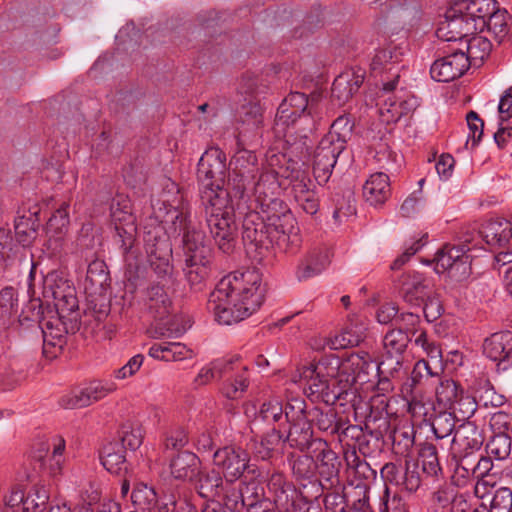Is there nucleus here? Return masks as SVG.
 Wrapping results in <instances>:
<instances>
[{
    "instance_id": "obj_1",
    "label": "nucleus",
    "mask_w": 512,
    "mask_h": 512,
    "mask_svg": "<svg viewBox=\"0 0 512 512\" xmlns=\"http://www.w3.org/2000/svg\"><path fill=\"white\" fill-rule=\"evenodd\" d=\"M162 203L154 208L155 218L163 226L158 225L145 232L144 243L147 261L159 277H165L172 272L170 259L172 244L170 237L183 234V247L186 258L194 260L212 257V249L205 241L203 231L198 229L190 219V208L180 194L177 184L166 180Z\"/></svg>"
},
{
    "instance_id": "obj_2",
    "label": "nucleus",
    "mask_w": 512,
    "mask_h": 512,
    "mask_svg": "<svg viewBox=\"0 0 512 512\" xmlns=\"http://www.w3.org/2000/svg\"><path fill=\"white\" fill-rule=\"evenodd\" d=\"M265 294L266 285L259 270H237L217 283L208 308L219 324L232 325L255 313L263 304Z\"/></svg>"
},
{
    "instance_id": "obj_3",
    "label": "nucleus",
    "mask_w": 512,
    "mask_h": 512,
    "mask_svg": "<svg viewBox=\"0 0 512 512\" xmlns=\"http://www.w3.org/2000/svg\"><path fill=\"white\" fill-rule=\"evenodd\" d=\"M202 204L215 244L223 253L230 254L237 243L238 224L229 191L219 190L216 194L207 190L203 194Z\"/></svg>"
},
{
    "instance_id": "obj_4",
    "label": "nucleus",
    "mask_w": 512,
    "mask_h": 512,
    "mask_svg": "<svg viewBox=\"0 0 512 512\" xmlns=\"http://www.w3.org/2000/svg\"><path fill=\"white\" fill-rule=\"evenodd\" d=\"M315 107L303 93H290L279 105L274 123L278 137L285 138L289 144H296V135L306 140L307 134L315 128ZM306 146V141L303 142Z\"/></svg>"
},
{
    "instance_id": "obj_5",
    "label": "nucleus",
    "mask_w": 512,
    "mask_h": 512,
    "mask_svg": "<svg viewBox=\"0 0 512 512\" xmlns=\"http://www.w3.org/2000/svg\"><path fill=\"white\" fill-rule=\"evenodd\" d=\"M340 359L337 357L324 358L316 363H309L298 370L299 384L304 392L313 400H321L334 404L343 398L340 378Z\"/></svg>"
},
{
    "instance_id": "obj_6",
    "label": "nucleus",
    "mask_w": 512,
    "mask_h": 512,
    "mask_svg": "<svg viewBox=\"0 0 512 512\" xmlns=\"http://www.w3.org/2000/svg\"><path fill=\"white\" fill-rule=\"evenodd\" d=\"M460 246H444L437 252L435 270L437 273L447 272L448 276L456 281H462L471 273V250L482 243L481 229L478 227H466L461 231Z\"/></svg>"
},
{
    "instance_id": "obj_7",
    "label": "nucleus",
    "mask_w": 512,
    "mask_h": 512,
    "mask_svg": "<svg viewBox=\"0 0 512 512\" xmlns=\"http://www.w3.org/2000/svg\"><path fill=\"white\" fill-rule=\"evenodd\" d=\"M265 215L269 243L280 248L297 247L300 243L296 219L283 200H269L260 207Z\"/></svg>"
},
{
    "instance_id": "obj_8",
    "label": "nucleus",
    "mask_w": 512,
    "mask_h": 512,
    "mask_svg": "<svg viewBox=\"0 0 512 512\" xmlns=\"http://www.w3.org/2000/svg\"><path fill=\"white\" fill-rule=\"evenodd\" d=\"M339 378L343 398L353 388L357 390V385L365 384L373 387L379 382L380 367L379 364L364 351L351 354L345 361H340Z\"/></svg>"
},
{
    "instance_id": "obj_9",
    "label": "nucleus",
    "mask_w": 512,
    "mask_h": 512,
    "mask_svg": "<svg viewBox=\"0 0 512 512\" xmlns=\"http://www.w3.org/2000/svg\"><path fill=\"white\" fill-rule=\"evenodd\" d=\"M407 43L405 41L399 44H390L385 48L379 49L373 55L370 62V75L383 86L385 91H389L398 84L400 78V62L407 53Z\"/></svg>"
},
{
    "instance_id": "obj_10",
    "label": "nucleus",
    "mask_w": 512,
    "mask_h": 512,
    "mask_svg": "<svg viewBox=\"0 0 512 512\" xmlns=\"http://www.w3.org/2000/svg\"><path fill=\"white\" fill-rule=\"evenodd\" d=\"M285 419L289 424L284 433V443L301 451L313 447V430L308 419L306 403L302 398H293L285 406Z\"/></svg>"
},
{
    "instance_id": "obj_11",
    "label": "nucleus",
    "mask_w": 512,
    "mask_h": 512,
    "mask_svg": "<svg viewBox=\"0 0 512 512\" xmlns=\"http://www.w3.org/2000/svg\"><path fill=\"white\" fill-rule=\"evenodd\" d=\"M43 295L53 300L60 318H67L78 308L76 289L62 270H53L44 277Z\"/></svg>"
},
{
    "instance_id": "obj_12",
    "label": "nucleus",
    "mask_w": 512,
    "mask_h": 512,
    "mask_svg": "<svg viewBox=\"0 0 512 512\" xmlns=\"http://www.w3.org/2000/svg\"><path fill=\"white\" fill-rule=\"evenodd\" d=\"M198 180L201 184V200L207 190L216 193L227 190L224 187L226 177V157L218 148H210L204 152L198 162Z\"/></svg>"
},
{
    "instance_id": "obj_13",
    "label": "nucleus",
    "mask_w": 512,
    "mask_h": 512,
    "mask_svg": "<svg viewBox=\"0 0 512 512\" xmlns=\"http://www.w3.org/2000/svg\"><path fill=\"white\" fill-rule=\"evenodd\" d=\"M397 86L398 84H395V87L389 91L382 88L378 112L383 123H395L419 106L417 97L404 88L398 89Z\"/></svg>"
},
{
    "instance_id": "obj_14",
    "label": "nucleus",
    "mask_w": 512,
    "mask_h": 512,
    "mask_svg": "<svg viewBox=\"0 0 512 512\" xmlns=\"http://www.w3.org/2000/svg\"><path fill=\"white\" fill-rule=\"evenodd\" d=\"M249 463V454L241 447L225 446L217 449L213 454V464L229 483L240 479L249 469Z\"/></svg>"
},
{
    "instance_id": "obj_15",
    "label": "nucleus",
    "mask_w": 512,
    "mask_h": 512,
    "mask_svg": "<svg viewBox=\"0 0 512 512\" xmlns=\"http://www.w3.org/2000/svg\"><path fill=\"white\" fill-rule=\"evenodd\" d=\"M475 23L462 11L457 1L447 10L445 19L440 23L437 29V37L450 41H465L472 34L477 33Z\"/></svg>"
},
{
    "instance_id": "obj_16",
    "label": "nucleus",
    "mask_w": 512,
    "mask_h": 512,
    "mask_svg": "<svg viewBox=\"0 0 512 512\" xmlns=\"http://www.w3.org/2000/svg\"><path fill=\"white\" fill-rule=\"evenodd\" d=\"M116 389V384L111 380H93L83 388L64 395L60 405L65 409L84 408L105 398Z\"/></svg>"
},
{
    "instance_id": "obj_17",
    "label": "nucleus",
    "mask_w": 512,
    "mask_h": 512,
    "mask_svg": "<svg viewBox=\"0 0 512 512\" xmlns=\"http://www.w3.org/2000/svg\"><path fill=\"white\" fill-rule=\"evenodd\" d=\"M240 214H243L242 238L244 242L254 244L255 246H264L269 241L265 215L261 212L255 202L248 201L238 204Z\"/></svg>"
},
{
    "instance_id": "obj_18",
    "label": "nucleus",
    "mask_w": 512,
    "mask_h": 512,
    "mask_svg": "<svg viewBox=\"0 0 512 512\" xmlns=\"http://www.w3.org/2000/svg\"><path fill=\"white\" fill-rule=\"evenodd\" d=\"M380 474L386 485H393L407 492H415L421 484L418 464L412 460H406L404 466L386 463Z\"/></svg>"
},
{
    "instance_id": "obj_19",
    "label": "nucleus",
    "mask_w": 512,
    "mask_h": 512,
    "mask_svg": "<svg viewBox=\"0 0 512 512\" xmlns=\"http://www.w3.org/2000/svg\"><path fill=\"white\" fill-rule=\"evenodd\" d=\"M49 500L45 487H34L26 496L18 488L4 496L5 512H42Z\"/></svg>"
},
{
    "instance_id": "obj_20",
    "label": "nucleus",
    "mask_w": 512,
    "mask_h": 512,
    "mask_svg": "<svg viewBox=\"0 0 512 512\" xmlns=\"http://www.w3.org/2000/svg\"><path fill=\"white\" fill-rule=\"evenodd\" d=\"M396 287L403 301L415 307L421 306L431 295L429 279L416 271L403 273L398 279Z\"/></svg>"
},
{
    "instance_id": "obj_21",
    "label": "nucleus",
    "mask_w": 512,
    "mask_h": 512,
    "mask_svg": "<svg viewBox=\"0 0 512 512\" xmlns=\"http://www.w3.org/2000/svg\"><path fill=\"white\" fill-rule=\"evenodd\" d=\"M339 143L331 144V141L321 139L313 154V174L319 185L328 182L332 175L333 168L337 163V158L344 149L340 148Z\"/></svg>"
},
{
    "instance_id": "obj_22",
    "label": "nucleus",
    "mask_w": 512,
    "mask_h": 512,
    "mask_svg": "<svg viewBox=\"0 0 512 512\" xmlns=\"http://www.w3.org/2000/svg\"><path fill=\"white\" fill-rule=\"evenodd\" d=\"M279 172L275 171L271 168H265L261 171L257 182H253V179H250L246 185L248 189L245 193V199L242 200L244 203L248 201V193L253 191L254 200L252 202L256 203V206L262 207L263 202H268L269 200H280L277 197L279 190L283 183L279 179Z\"/></svg>"
},
{
    "instance_id": "obj_23",
    "label": "nucleus",
    "mask_w": 512,
    "mask_h": 512,
    "mask_svg": "<svg viewBox=\"0 0 512 512\" xmlns=\"http://www.w3.org/2000/svg\"><path fill=\"white\" fill-rule=\"evenodd\" d=\"M469 68L465 51L457 50L433 62L430 75L437 82H449L462 76Z\"/></svg>"
},
{
    "instance_id": "obj_24",
    "label": "nucleus",
    "mask_w": 512,
    "mask_h": 512,
    "mask_svg": "<svg viewBox=\"0 0 512 512\" xmlns=\"http://www.w3.org/2000/svg\"><path fill=\"white\" fill-rule=\"evenodd\" d=\"M257 156L249 150H240L234 156L235 178L228 180V187L232 186L235 195H239L241 200L245 199V193L248 189L246 183L255 178V172H258Z\"/></svg>"
},
{
    "instance_id": "obj_25",
    "label": "nucleus",
    "mask_w": 512,
    "mask_h": 512,
    "mask_svg": "<svg viewBox=\"0 0 512 512\" xmlns=\"http://www.w3.org/2000/svg\"><path fill=\"white\" fill-rule=\"evenodd\" d=\"M483 353L490 360L503 365L506 370L512 365V332L503 331L492 334L483 343Z\"/></svg>"
},
{
    "instance_id": "obj_26",
    "label": "nucleus",
    "mask_w": 512,
    "mask_h": 512,
    "mask_svg": "<svg viewBox=\"0 0 512 512\" xmlns=\"http://www.w3.org/2000/svg\"><path fill=\"white\" fill-rule=\"evenodd\" d=\"M365 71L360 67L346 69L339 74L332 85V97L339 105L348 102L364 82Z\"/></svg>"
},
{
    "instance_id": "obj_27",
    "label": "nucleus",
    "mask_w": 512,
    "mask_h": 512,
    "mask_svg": "<svg viewBox=\"0 0 512 512\" xmlns=\"http://www.w3.org/2000/svg\"><path fill=\"white\" fill-rule=\"evenodd\" d=\"M290 184L293 197L298 205L307 214L314 215L318 211L319 204L313 181L305 172H297Z\"/></svg>"
},
{
    "instance_id": "obj_28",
    "label": "nucleus",
    "mask_w": 512,
    "mask_h": 512,
    "mask_svg": "<svg viewBox=\"0 0 512 512\" xmlns=\"http://www.w3.org/2000/svg\"><path fill=\"white\" fill-rule=\"evenodd\" d=\"M68 207L67 203H63L48 220L47 233L50 236L47 250L51 256H56L62 250L63 235L67 232L69 225Z\"/></svg>"
},
{
    "instance_id": "obj_29",
    "label": "nucleus",
    "mask_w": 512,
    "mask_h": 512,
    "mask_svg": "<svg viewBox=\"0 0 512 512\" xmlns=\"http://www.w3.org/2000/svg\"><path fill=\"white\" fill-rule=\"evenodd\" d=\"M484 442L482 431L474 422L459 425L452 439V452H478Z\"/></svg>"
},
{
    "instance_id": "obj_30",
    "label": "nucleus",
    "mask_w": 512,
    "mask_h": 512,
    "mask_svg": "<svg viewBox=\"0 0 512 512\" xmlns=\"http://www.w3.org/2000/svg\"><path fill=\"white\" fill-rule=\"evenodd\" d=\"M486 244L497 248L512 247V218L487 221L481 228Z\"/></svg>"
},
{
    "instance_id": "obj_31",
    "label": "nucleus",
    "mask_w": 512,
    "mask_h": 512,
    "mask_svg": "<svg viewBox=\"0 0 512 512\" xmlns=\"http://www.w3.org/2000/svg\"><path fill=\"white\" fill-rule=\"evenodd\" d=\"M313 451L317 453L315 462L318 473L323 479L333 484L337 480L340 465L336 453L329 448L325 440L320 438L313 442Z\"/></svg>"
},
{
    "instance_id": "obj_32",
    "label": "nucleus",
    "mask_w": 512,
    "mask_h": 512,
    "mask_svg": "<svg viewBox=\"0 0 512 512\" xmlns=\"http://www.w3.org/2000/svg\"><path fill=\"white\" fill-rule=\"evenodd\" d=\"M390 196V178L384 172L371 174L363 185V197L371 206H382Z\"/></svg>"
},
{
    "instance_id": "obj_33",
    "label": "nucleus",
    "mask_w": 512,
    "mask_h": 512,
    "mask_svg": "<svg viewBox=\"0 0 512 512\" xmlns=\"http://www.w3.org/2000/svg\"><path fill=\"white\" fill-rule=\"evenodd\" d=\"M269 492L273 495V501L280 512H289L295 502L296 490L288 483L281 473H274L268 480Z\"/></svg>"
},
{
    "instance_id": "obj_34",
    "label": "nucleus",
    "mask_w": 512,
    "mask_h": 512,
    "mask_svg": "<svg viewBox=\"0 0 512 512\" xmlns=\"http://www.w3.org/2000/svg\"><path fill=\"white\" fill-rule=\"evenodd\" d=\"M201 461L199 457L189 451L178 453L169 464L171 476L179 481H191L199 475Z\"/></svg>"
},
{
    "instance_id": "obj_35",
    "label": "nucleus",
    "mask_w": 512,
    "mask_h": 512,
    "mask_svg": "<svg viewBox=\"0 0 512 512\" xmlns=\"http://www.w3.org/2000/svg\"><path fill=\"white\" fill-rule=\"evenodd\" d=\"M111 218L120 241L130 245L133 237L136 236L137 228L127 203L122 207H120L119 202L117 204L113 203L111 205Z\"/></svg>"
},
{
    "instance_id": "obj_36",
    "label": "nucleus",
    "mask_w": 512,
    "mask_h": 512,
    "mask_svg": "<svg viewBox=\"0 0 512 512\" xmlns=\"http://www.w3.org/2000/svg\"><path fill=\"white\" fill-rule=\"evenodd\" d=\"M251 410L253 411L254 418L252 419V425L255 428H260L261 425H267L275 427L283 417H285V408L282 403L275 398L264 401L258 409L255 406L252 408H246V414L249 415Z\"/></svg>"
},
{
    "instance_id": "obj_37",
    "label": "nucleus",
    "mask_w": 512,
    "mask_h": 512,
    "mask_svg": "<svg viewBox=\"0 0 512 512\" xmlns=\"http://www.w3.org/2000/svg\"><path fill=\"white\" fill-rule=\"evenodd\" d=\"M284 444L282 430L272 427L260 440L253 439L248 448L256 459L268 460Z\"/></svg>"
},
{
    "instance_id": "obj_38",
    "label": "nucleus",
    "mask_w": 512,
    "mask_h": 512,
    "mask_svg": "<svg viewBox=\"0 0 512 512\" xmlns=\"http://www.w3.org/2000/svg\"><path fill=\"white\" fill-rule=\"evenodd\" d=\"M457 3L470 21L477 24V32L485 30L486 19L496 8L495 0H457Z\"/></svg>"
},
{
    "instance_id": "obj_39",
    "label": "nucleus",
    "mask_w": 512,
    "mask_h": 512,
    "mask_svg": "<svg viewBox=\"0 0 512 512\" xmlns=\"http://www.w3.org/2000/svg\"><path fill=\"white\" fill-rule=\"evenodd\" d=\"M234 360V370L230 371L229 379L224 383L222 391L228 399H239L246 391L249 385V375L247 367L241 365L238 359Z\"/></svg>"
},
{
    "instance_id": "obj_40",
    "label": "nucleus",
    "mask_w": 512,
    "mask_h": 512,
    "mask_svg": "<svg viewBox=\"0 0 512 512\" xmlns=\"http://www.w3.org/2000/svg\"><path fill=\"white\" fill-rule=\"evenodd\" d=\"M330 261L331 253L328 249L313 252L298 266L296 276L300 281L315 277L329 266Z\"/></svg>"
},
{
    "instance_id": "obj_41",
    "label": "nucleus",
    "mask_w": 512,
    "mask_h": 512,
    "mask_svg": "<svg viewBox=\"0 0 512 512\" xmlns=\"http://www.w3.org/2000/svg\"><path fill=\"white\" fill-rule=\"evenodd\" d=\"M366 326L360 321L351 322L344 330L331 338L328 345L333 350L346 349L359 345L365 337Z\"/></svg>"
},
{
    "instance_id": "obj_42",
    "label": "nucleus",
    "mask_w": 512,
    "mask_h": 512,
    "mask_svg": "<svg viewBox=\"0 0 512 512\" xmlns=\"http://www.w3.org/2000/svg\"><path fill=\"white\" fill-rule=\"evenodd\" d=\"M134 242L135 237H133L130 245H126L124 241H121L125 262L124 274L126 279L130 282L136 281L145 271V259L138 248L134 246Z\"/></svg>"
},
{
    "instance_id": "obj_43",
    "label": "nucleus",
    "mask_w": 512,
    "mask_h": 512,
    "mask_svg": "<svg viewBox=\"0 0 512 512\" xmlns=\"http://www.w3.org/2000/svg\"><path fill=\"white\" fill-rule=\"evenodd\" d=\"M147 310L155 320H163L170 314L171 301L163 287L154 285L147 291Z\"/></svg>"
},
{
    "instance_id": "obj_44",
    "label": "nucleus",
    "mask_w": 512,
    "mask_h": 512,
    "mask_svg": "<svg viewBox=\"0 0 512 512\" xmlns=\"http://www.w3.org/2000/svg\"><path fill=\"white\" fill-rule=\"evenodd\" d=\"M233 370V358L217 359L200 369L194 379V383L196 386H203L210 383L212 380L227 376V374Z\"/></svg>"
},
{
    "instance_id": "obj_45",
    "label": "nucleus",
    "mask_w": 512,
    "mask_h": 512,
    "mask_svg": "<svg viewBox=\"0 0 512 512\" xmlns=\"http://www.w3.org/2000/svg\"><path fill=\"white\" fill-rule=\"evenodd\" d=\"M125 453L126 451L119 441L109 442L101 450V463L107 471L117 474L125 467Z\"/></svg>"
},
{
    "instance_id": "obj_46",
    "label": "nucleus",
    "mask_w": 512,
    "mask_h": 512,
    "mask_svg": "<svg viewBox=\"0 0 512 512\" xmlns=\"http://www.w3.org/2000/svg\"><path fill=\"white\" fill-rule=\"evenodd\" d=\"M455 461L453 478L457 485H464L469 478H474L477 452H452Z\"/></svg>"
},
{
    "instance_id": "obj_47",
    "label": "nucleus",
    "mask_w": 512,
    "mask_h": 512,
    "mask_svg": "<svg viewBox=\"0 0 512 512\" xmlns=\"http://www.w3.org/2000/svg\"><path fill=\"white\" fill-rule=\"evenodd\" d=\"M199 480L196 485L198 494L205 499H211L220 496L223 490V478L224 476L215 469H212L206 473H199Z\"/></svg>"
},
{
    "instance_id": "obj_48",
    "label": "nucleus",
    "mask_w": 512,
    "mask_h": 512,
    "mask_svg": "<svg viewBox=\"0 0 512 512\" xmlns=\"http://www.w3.org/2000/svg\"><path fill=\"white\" fill-rule=\"evenodd\" d=\"M132 504L141 511H150L156 507L157 494L152 486L138 482L134 485L130 494Z\"/></svg>"
},
{
    "instance_id": "obj_49",
    "label": "nucleus",
    "mask_w": 512,
    "mask_h": 512,
    "mask_svg": "<svg viewBox=\"0 0 512 512\" xmlns=\"http://www.w3.org/2000/svg\"><path fill=\"white\" fill-rule=\"evenodd\" d=\"M37 214L38 211L30 212L29 216H19L15 221V235L23 246L30 244L36 237L39 227Z\"/></svg>"
},
{
    "instance_id": "obj_50",
    "label": "nucleus",
    "mask_w": 512,
    "mask_h": 512,
    "mask_svg": "<svg viewBox=\"0 0 512 512\" xmlns=\"http://www.w3.org/2000/svg\"><path fill=\"white\" fill-rule=\"evenodd\" d=\"M391 16L402 28H411L417 24L421 17V7L417 1L399 4L391 11Z\"/></svg>"
},
{
    "instance_id": "obj_51",
    "label": "nucleus",
    "mask_w": 512,
    "mask_h": 512,
    "mask_svg": "<svg viewBox=\"0 0 512 512\" xmlns=\"http://www.w3.org/2000/svg\"><path fill=\"white\" fill-rule=\"evenodd\" d=\"M212 257H205L200 261L194 258L185 259V276L189 284L194 287L202 284L209 275Z\"/></svg>"
},
{
    "instance_id": "obj_52",
    "label": "nucleus",
    "mask_w": 512,
    "mask_h": 512,
    "mask_svg": "<svg viewBox=\"0 0 512 512\" xmlns=\"http://www.w3.org/2000/svg\"><path fill=\"white\" fill-rule=\"evenodd\" d=\"M353 130V123L346 115L339 116L331 125L329 132L322 137L323 140L331 141V144L339 143L340 148L345 149V144L350 138Z\"/></svg>"
},
{
    "instance_id": "obj_53",
    "label": "nucleus",
    "mask_w": 512,
    "mask_h": 512,
    "mask_svg": "<svg viewBox=\"0 0 512 512\" xmlns=\"http://www.w3.org/2000/svg\"><path fill=\"white\" fill-rule=\"evenodd\" d=\"M410 338L402 329H392L383 338L384 356L401 357L405 352Z\"/></svg>"
},
{
    "instance_id": "obj_54",
    "label": "nucleus",
    "mask_w": 512,
    "mask_h": 512,
    "mask_svg": "<svg viewBox=\"0 0 512 512\" xmlns=\"http://www.w3.org/2000/svg\"><path fill=\"white\" fill-rule=\"evenodd\" d=\"M464 42L466 45L465 54L469 63L471 60L482 61L491 51V42L486 37L479 35L478 32L472 34Z\"/></svg>"
},
{
    "instance_id": "obj_55",
    "label": "nucleus",
    "mask_w": 512,
    "mask_h": 512,
    "mask_svg": "<svg viewBox=\"0 0 512 512\" xmlns=\"http://www.w3.org/2000/svg\"><path fill=\"white\" fill-rule=\"evenodd\" d=\"M292 473L298 480L311 481L317 473V464L312 456L298 455L290 460Z\"/></svg>"
},
{
    "instance_id": "obj_56",
    "label": "nucleus",
    "mask_w": 512,
    "mask_h": 512,
    "mask_svg": "<svg viewBox=\"0 0 512 512\" xmlns=\"http://www.w3.org/2000/svg\"><path fill=\"white\" fill-rule=\"evenodd\" d=\"M419 461L422 470L428 476H437L441 471L436 447L431 443H423L419 450Z\"/></svg>"
},
{
    "instance_id": "obj_57",
    "label": "nucleus",
    "mask_w": 512,
    "mask_h": 512,
    "mask_svg": "<svg viewBox=\"0 0 512 512\" xmlns=\"http://www.w3.org/2000/svg\"><path fill=\"white\" fill-rule=\"evenodd\" d=\"M187 330V326L182 323V320L179 316L173 315L170 317L164 318L163 320H158V323L155 328V333L159 337H180Z\"/></svg>"
},
{
    "instance_id": "obj_58",
    "label": "nucleus",
    "mask_w": 512,
    "mask_h": 512,
    "mask_svg": "<svg viewBox=\"0 0 512 512\" xmlns=\"http://www.w3.org/2000/svg\"><path fill=\"white\" fill-rule=\"evenodd\" d=\"M449 409L456 418L465 420L474 415L477 409V402L474 397L463 391L449 406Z\"/></svg>"
},
{
    "instance_id": "obj_59",
    "label": "nucleus",
    "mask_w": 512,
    "mask_h": 512,
    "mask_svg": "<svg viewBox=\"0 0 512 512\" xmlns=\"http://www.w3.org/2000/svg\"><path fill=\"white\" fill-rule=\"evenodd\" d=\"M307 415L312 417L319 430L332 435L340 433L341 425L336 421L334 412L324 413L317 408H313L307 412Z\"/></svg>"
},
{
    "instance_id": "obj_60",
    "label": "nucleus",
    "mask_w": 512,
    "mask_h": 512,
    "mask_svg": "<svg viewBox=\"0 0 512 512\" xmlns=\"http://www.w3.org/2000/svg\"><path fill=\"white\" fill-rule=\"evenodd\" d=\"M487 452L497 460H505L512 450V439L507 434H494L486 446Z\"/></svg>"
},
{
    "instance_id": "obj_61",
    "label": "nucleus",
    "mask_w": 512,
    "mask_h": 512,
    "mask_svg": "<svg viewBox=\"0 0 512 512\" xmlns=\"http://www.w3.org/2000/svg\"><path fill=\"white\" fill-rule=\"evenodd\" d=\"M463 391L453 379H442L436 388L437 401L449 408Z\"/></svg>"
},
{
    "instance_id": "obj_62",
    "label": "nucleus",
    "mask_w": 512,
    "mask_h": 512,
    "mask_svg": "<svg viewBox=\"0 0 512 512\" xmlns=\"http://www.w3.org/2000/svg\"><path fill=\"white\" fill-rule=\"evenodd\" d=\"M485 29L491 32L498 42H501L508 32L507 12L495 8V12L486 19Z\"/></svg>"
},
{
    "instance_id": "obj_63",
    "label": "nucleus",
    "mask_w": 512,
    "mask_h": 512,
    "mask_svg": "<svg viewBox=\"0 0 512 512\" xmlns=\"http://www.w3.org/2000/svg\"><path fill=\"white\" fill-rule=\"evenodd\" d=\"M456 417L451 412H441L432 421V431L437 439H443L452 434L455 429Z\"/></svg>"
},
{
    "instance_id": "obj_64",
    "label": "nucleus",
    "mask_w": 512,
    "mask_h": 512,
    "mask_svg": "<svg viewBox=\"0 0 512 512\" xmlns=\"http://www.w3.org/2000/svg\"><path fill=\"white\" fill-rule=\"evenodd\" d=\"M240 120L250 130L258 128L262 123V108L259 103L250 101L247 105H243Z\"/></svg>"
}]
</instances>
